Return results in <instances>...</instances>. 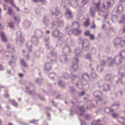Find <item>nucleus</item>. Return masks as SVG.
Instances as JSON below:
<instances>
[{
	"mask_svg": "<svg viewBox=\"0 0 125 125\" xmlns=\"http://www.w3.org/2000/svg\"><path fill=\"white\" fill-rule=\"evenodd\" d=\"M88 0H82V2L84 4H86L88 3Z\"/></svg>",
	"mask_w": 125,
	"mask_h": 125,
	"instance_id": "obj_40",
	"label": "nucleus"
},
{
	"mask_svg": "<svg viewBox=\"0 0 125 125\" xmlns=\"http://www.w3.org/2000/svg\"><path fill=\"white\" fill-rule=\"evenodd\" d=\"M63 53L65 55L69 54L71 52L70 48L68 46L64 47L62 50Z\"/></svg>",
	"mask_w": 125,
	"mask_h": 125,
	"instance_id": "obj_9",
	"label": "nucleus"
},
{
	"mask_svg": "<svg viewBox=\"0 0 125 125\" xmlns=\"http://www.w3.org/2000/svg\"><path fill=\"white\" fill-rule=\"evenodd\" d=\"M105 27V25L104 24H103L102 25V28H103L104 29Z\"/></svg>",
	"mask_w": 125,
	"mask_h": 125,
	"instance_id": "obj_63",
	"label": "nucleus"
},
{
	"mask_svg": "<svg viewBox=\"0 0 125 125\" xmlns=\"http://www.w3.org/2000/svg\"><path fill=\"white\" fill-rule=\"evenodd\" d=\"M4 69V68L1 65H0V70H3Z\"/></svg>",
	"mask_w": 125,
	"mask_h": 125,
	"instance_id": "obj_57",
	"label": "nucleus"
},
{
	"mask_svg": "<svg viewBox=\"0 0 125 125\" xmlns=\"http://www.w3.org/2000/svg\"><path fill=\"white\" fill-rule=\"evenodd\" d=\"M121 18L123 20H125V14L122 16Z\"/></svg>",
	"mask_w": 125,
	"mask_h": 125,
	"instance_id": "obj_55",
	"label": "nucleus"
},
{
	"mask_svg": "<svg viewBox=\"0 0 125 125\" xmlns=\"http://www.w3.org/2000/svg\"><path fill=\"white\" fill-rule=\"evenodd\" d=\"M68 14L69 15V17L70 18H73V15L72 14V13L71 12L70 13H69Z\"/></svg>",
	"mask_w": 125,
	"mask_h": 125,
	"instance_id": "obj_50",
	"label": "nucleus"
},
{
	"mask_svg": "<svg viewBox=\"0 0 125 125\" xmlns=\"http://www.w3.org/2000/svg\"><path fill=\"white\" fill-rule=\"evenodd\" d=\"M69 76L68 74L67 73H65L62 76L65 79L66 78L68 77Z\"/></svg>",
	"mask_w": 125,
	"mask_h": 125,
	"instance_id": "obj_37",
	"label": "nucleus"
},
{
	"mask_svg": "<svg viewBox=\"0 0 125 125\" xmlns=\"http://www.w3.org/2000/svg\"><path fill=\"white\" fill-rule=\"evenodd\" d=\"M32 91H30L29 92V93L30 95H31L32 94Z\"/></svg>",
	"mask_w": 125,
	"mask_h": 125,
	"instance_id": "obj_61",
	"label": "nucleus"
},
{
	"mask_svg": "<svg viewBox=\"0 0 125 125\" xmlns=\"http://www.w3.org/2000/svg\"><path fill=\"white\" fill-rule=\"evenodd\" d=\"M58 23V27H61L64 25V23L62 20H60L57 22Z\"/></svg>",
	"mask_w": 125,
	"mask_h": 125,
	"instance_id": "obj_24",
	"label": "nucleus"
},
{
	"mask_svg": "<svg viewBox=\"0 0 125 125\" xmlns=\"http://www.w3.org/2000/svg\"><path fill=\"white\" fill-rule=\"evenodd\" d=\"M31 41L35 45H37L38 43L37 38L35 37H33L32 38Z\"/></svg>",
	"mask_w": 125,
	"mask_h": 125,
	"instance_id": "obj_22",
	"label": "nucleus"
},
{
	"mask_svg": "<svg viewBox=\"0 0 125 125\" xmlns=\"http://www.w3.org/2000/svg\"><path fill=\"white\" fill-rule=\"evenodd\" d=\"M52 14L53 16L55 15V18L57 19L61 18L62 16V14L57 9H55L54 12L52 11Z\"/></svg>",
	"mask_w": 125,
	"mask_h": 125,
	"instance_id": "obj_6",
	"label": "nucleus"
},
{
	"mask_svg": "<svg viewBox=\"0 0 125 125\" xmlns=\"http://www.w3.org/2000/svg\"><path fill=\"white\" fill-rule=\"evenodd\" d=\"M123 10V6L122 5H119L118 6L115 12L117 13H120L122 12Z\"/></svg>",
	"mask_w": 125,
	"mask_h": 125,
	"instance_id": "obj_12",
	"label": "nucleus"
},
{
	"mask_svg": "<svg viewBox=\"0 0 125 125\" xmlns=\"http://www.w3.org/2000/svg\"><path fill=\"white\" fill-rule=\"evenodd\" d=\"M100 65L103 66L106 63V61L105 60H101L100 62Z\"/></svg>",
	"mask_w": 125,
	"mask_h": 125,
	"instance_id": "obj_32",
	"label": "nucleus"
},
{
	"mask_svg": "<svg viewBox=\"0 0 125 125\" xmlns=\"http://www.w3.org/2000/svg\"><path fill=\"white\" fill-rule=\"evenodd\" d=\"M81 108H80L79 110L82 112H84V107L83 106H82L81 107Z\"/></svg>",
	"mask_w": 125,
	"mask_h": 125,
	"instance_id": "obj_44",
	"label": "nucleus"
},
{
	"mask_svg": "<svg viewBox=\"0 0 125 125\" xmlns=\"http://www.w3.org/2000/svg\"><path fill=\"white\" fill-rule=\"evenodd\" d=\"M19 75L20 77H22L23 76V74L22 73H19Z\"/></svg>",
	"mask_w": 125,
	"mask_h": 125,
	"instance_id": "obj_51",
	"label": "nucleus"
},
{
	"mask_svg": "<svg viewBox=\"0 0 125 125\" xmlns=\"http://www.w3.org/2000/svg\"><path fill=\"white\" fill-rule=\"evenodd\" d=\"M19 34L20 37H21L22 33L20 31H19L17 33V35H18V34Z\"/></svg>",
	"mask_w": 125,
	"mask_h": 125,
	"instance_id": "obj_47",
	"label": "nucleus"
},
{
	"mask_svg": "<svg viewBox=\"0 0 125 125\" xmlns=\"http://www.w3.org/2000/svg\"><path fill=\"white\" fill-rule=\"evenodd\" d=\"M22 53L24 57H26V59L27 60H28L29 59V56L28 55V52H25V51L24 50L22 51Z\"/></svg>",
	"mask_w": 125,
	"mask_h": 125,
	"instance_id": "obj_28",
	"label": "nucleus"
},
{
	"mask_svg": "<svg viewBox=\"0 0 125 125\" xmlns=\"http://www.w3.org/2000/svg\"><path fill=\"white\" fill-rule=\"evenodd\" d=\"M93 5L95 7V9H97L98 11H100L101 8H100V6L101 4V2L100 0H99L98 2L97 3L95 2L94 0H93Z\"/></svg>",
	"mask_w": 125,
	"mask_h": 125,
	"instance_id": "obj_8",
	"label": "nucleus"
},
{
	"mask_svg": "<svg viewBox=\"0 0 125 125\" xmlns=\"http://www.w3.org/2000/svg\"><path fill=\"white\" fill-rule=\"evenodd\" d=\"M77 3L76 1H73L72 2L71 5L73 7H75V6L77 5Z\"/></svg>",
	"mask_w": 125,
	"mask_h": 125,
	"instance_id": "obj_34",
	"label": "nucleus"
},
{
	"mask_svg": "<svg viewBox=\"0 0 125 125\" xmlns=\"http://www.w3.org/2000/svg\"><path fill=\"white\" fill-rule=\"evenodd\" d=\"M111 78V76L109 75H106L105 77V79L106 80H109Z\"/></svg>",
	"mask_w": 125,
	"mask_h": 125,
	"instance_id": "obj_35",
	"label": "nucleus"
},
{
	"mask_svg": "<svg viewBox=\"0 0 125 125\" xmlns=\"http://www.w3.org/2000/svg\"><path fill=\"white\" fill-rule=\"evenodd\" d=\"M5 96L6 98L9 97V94H7L5 95Z\"/></svg>",
	"mask_w": 125,
	"mask_h": 125,
	"instance_id": "obj_59",
	"label": "nucleus"
},
{
	"mask_svg": "<svg viewBox=\"0 0 125 125\" xmlns=\"http://www.w3.org/2000/svg\"><path fill=\"white\" fill-rule=\"evenodd\" d=\"M0 35L1 37L2 42H8V39L3 32H0Z\"/></svg>",
	"mask_w": 125,
	"mask_h": 125,
	"instance_id": "obj_10",
	"label": "nucleus"
},
{
	"mask_svg": "<svg viewBox=\"0 0 125 125\" xmlns=\"http://www.w3.org/2000/svg\"><path fill=\"white\" fill-rule=\"evenodd\" d=\"M13 12V10L11 8L9 7L8 8L7 13L10 15H11Z\"/></svg>",
	"mask_w": 125,
	"mask_h": 125,
	"instance_id": "obj_31",
	"label": "nucleus"
},
{
	"mask_svg": "<svg viewBox=\"0 0 125 125\" xmlns=\"http://www.w3.org/2000/svg\"><path fill=\"white\" fill-rule=\"evenodd\" d=\"M80 24L79 23L77 22H73V23L72 26L73 29L79 28Z\"/></svg>",
	"mask_w": 125,
	"mask_h": 125,
	"instance_id": "obj_14",
	"label": "nucleus"
},
{
	"mask_svg": "<svg viewBox=\"0 0 125 125\" xmlns=\"http://www.w3.org/2000/svg\"><path fill=\"white\" fill-rule=\"evenodd\" d=\"M104 90L105 91H107L109 89V86L107 84H104L103 85Z\"/></svg>",
	"mask_w": 125,
	"mask_h": 125,
	"instance_id": "obj_25",
	"label": "nucleus"
},
{
	"mask_svg": "<svg viewBox=\"0 0 125 125\" xmlns=\"http://www.w3.org/2000/svg\"><path fill=\"white\" fill-rule=\"evenodd\" d=\"M93 25L91 27V28L92 29L95 28L96 27V26L94 24V22H93Z\"/></svg>",
	"mask_w": 125,
	"mask_h": 125,
	"instance_id": "obj_49",
	"label": "nucleus"
},
{
	"mask_svg": "<svg viewBox=\"0 0 125 125\" xmlns=\"http://www.w3.org/2000/svg\"><path fill=\"white\" fill-rule=\"evenodd\" d=\"M90 23V21L89 19L88 18H87L85 21L83 23V25L84 26L87 27L89 25Z\"/></svg>",
	"mask_w": 125,
	"mask_h": 125,
	"instance_id": "obj_21",
	"label": "nucleus"
},
{
	"mask_svg": "<svg viewBox=\"0 0 125 125\" xmlns=\"http://www.w3.org/2000/svg\"><path fill=\"white\" fill-rule=\"evenodd\" d=\"M85 93V92L84 91L82 92L81 94H80L79 93H78V95L79 96H81L83 95Z\"/></svg>",
	"mask_w": 125,
	"mask_h": 125,
	"instance_id": "obj_42",
	"label": "nucleus"
},
{
	"mask_svg": "<svg viewBox=\"0 0 125 125\" xmlns=\"http://www.w3.org/2000/svg\"><path fill=\"white\" fill-rule=\"evenodd\" d=\"M9 25L11 28H13L14 27L13 23V22H11L9 23Z\"/></svg>",
	"mask_w": 125,
	"mask_h": 125,
	"instance_id": "obj_38",
	"label": "nucleus"
},
{
	"mask_svg": "<svg viewBox=\"0 0 125 125\" xmlns=\"http://www.w3.org/2000/svg\"><path fill=\"white\" fill-rule=\"evenodd\" d=\"M79 28H76L74 29L73 30H71L68 32V34L69 35L71 34L72 33H73L76 35H79L80 34L82 33V31L79 29Z\"/></svg>",
	"mask_w": 125,
	"mask_h": 125,
	"instance_id": "obj_7",
	"label": "nucleus"
},
{
	"mask_svg": "<svg viewBox=\"0 0 125 125\" xmlns=\"http://www.w3.org/2000/svg\"><path fill=\"white\" fill-rule=\"evenodd\" d=\"M66 13H67L68 14L69 13H70L71 12L70 10L69 9H66Z\"/></svg>",
	"mask_w": 125,
	"mask_h": 125,
	"instance_id": "obj_48",
	"label": "nucleus"
},
{
	"mask_svg": "<svg viewBox=\"0 0 125 125\" xmlns=\"http://www.w3.org/2000/svg\"><path fill=\"white\" fill-rule=\"evenodd\" d=\"M61 35L62 36L60 37L58 39V42L60 44H62L64 41V38L63 36V34L60 32L59 30H56L53 31L52 33V36L54 37H58L59 35Z\"/></svg>",
	"mask_w": 125,
	"mask_h": 125,
	"instance_id": "obj_3",
	"label": "nucleus"
},
{
	"mask_svg": "<svg viewBox=\"0 0 125 125\" xmlns=\"http://www.w3.org/2000/svg\"><path fill=\"white\" fill-rule=\"evenodd\" d=\"M89 36L90 39L91 40H93L94 39V36L93 34H90Z\"/></svg>",
	"mask_w": 125,
	"mask_h": 125,
	"instance_id": "obj_41",
	"label": "nucleus"
},
{
	"mask_svg": "<svg viewBox=\"0 0 125 125\" xmlns=\"http://www.w3.org/2000/svg\"><path fill=\"white\" fill-rule=\"evenodd\" d=\"M10 101L13 106H17V103L15 102V101L14 100H10Z\"/></svg>",
	"mask_w": 125,
	"mask_h": 125,
	"instance_id": "obj_29",
	"label": "nucleus"
},
{
	"mask_svg": "<svg viewBox=\"0 0 125 125\" xmlns=\"http://www.w3.org/2000/svg\"><path fill=\"white\" fill-rule=\"evenodd\" d=\"M3 6L4 10H6V5H5L4 4V5H3Z\"/></svg>",
	"mask_w": 125,
	"mask_h": 125,
	"instance_id": "obj_56",
	"label": "nucleus"
},
{
	"mask_svg": "<svg viewBox=\"0 0 125 125\" xmlns=\"http://www.w3.org/2000/svg\"><path fill=\"white\" fill-rule=\"evenodd\" d=\"M84 34L86 36H88L90 35V32L89 31H87L85 32Z\"/></svg>",
	"mask_w": 125,
	"mask_h": 125,
	"instance_id": "obj_39",
	"label": "nucleus"
},
{
	"mask_svg": "<svg viewBox=\"0 0 125 125\" xmlns=\"http://www.w3.org/2000/svg\"><path fill=\"white\" fill-rule=\"evenodd\" d=\"M75 56H78L81 54V51L79 49H76L75 51Z\"/></svg>",
	"mask_w": 125,
	"mask_h": 125,
	"instance_id": "obj_20",
	"label": "nucleus"
},
{
	"mask_svg": "<svg viewBox=\"0 0 125 125\" xmlns=\"http://www.w3.org/2000/svg\"><path fill=\"white\" fill-rule=\"evenodd\" d=\"M118 17L116 15H113L112 17V20L113 22H115L117 20Z\"/></svg>",
	"mask_w": 125,
	"mask_h": 125,
	"instance_id": "obj_27",
	"label": "nucleus"
},
{
	"mask_svg": "<svg viewBox=\"0 0 125 125\" xmlns=\"http://www.w3.org/2000/svg\"><path fill=\"white\" fill-rule=\"evenodd\" d=\"M13 18L14 19L15 21L17 23H18L20 21V19L18 17L15 16L13 17Z\"/></svg>",
	"mask_w": 125,
	"mask_h": 125,
	"instance_id": "obj_30",
	"label": "nucleus"
},
{
	"mask_svg": "<svg viewBox=\"0 0 125 125\" xmlns=\"http://www.w3.org/2000/svg\"><path fill=\"white\" fill-rule=\"evenodd\" d=\"M71 92L73 94H74L76 92V90H75L74 89H73L71 90Z\"/></svg>",
	"mask_w": 125,
	"mask_h": 125,
	"instance_id": "obj_45",
	"label": "nucleus"
},
{
	"mask_svg": "<svg viewBox=\"0 0 125 125\" xmlns=\"http://www.w3.org/2000/svg\"><path fill=\"white\" fill-rule=\"evenodd\" d=\"M30 122L31 123H34L36 121L34 120H32L30 121Z\"/></svg>",
	"mask_w": 125,
	"mask_h": 125,
	"instance_id": "obj_54",
	"label": "nucleus"
},
{
	"mask_svg": "<svg viewBox=\"0 0 125 125\" xmlns=\"http://www.w3.org/2000/svg\"><path fill=\"white\" fill-rule=\"evenodd\" d=\"M90 115H87L85 117V118L86 119H87L89 117H90Z\"/></svg>",
	"mask_w": 125,
	"mask_h": 125,
	"instance_id": "obj_52",
	"label": "nucleus"
},
{
	"mask_svg": "<svg viewBox=\"0 0 125 125\" xmlns=\"http://www.w3.org/2000/svg\"><path fill=\"white\" fill-rule=\"evenodd\" d=\"M89 43L87 41H84L82 44L83 47L84 48H89Z\"/></svg>",
	"mask_w": 125,
	"mask_h": 125,
	"instance_id": "obj_13",
	"label": "nucleus"
},
{
	"mask_svg": "<svg viewBox=\"0 0 125 125\" xmlns=\"http://www.w3.org/2000/svg\"><path fill=\"white\" fill-rule=\"evenodd\" d=\"M45 68V70L47 71H50L51 69V65L50 63H47L46 64Z\"/></svg>",
	"mask_w": 125,
	"mask_h": 125,
	"instance_id": "obj_18",
	"label": "nucleus"
},
{
	"mask_svg": "<svg viewBox=\"0 0 125 125\" xmlns=\"http://www.w3.org/2000/svg\"><path fill=\"white\" fill-rule=\"evenodd\" d=\"M92 107V106L91 107H88V106H87L86 107V108L88 109H89V110H90L91 109Z\"/></svg>",
	"mask_w": 125,
	"mask_h": 125,
	"instance_id": "obj_58",
	"label": "nucleus"
},
{
	"mask_svg": "<svg viewBox=\"0 0 125 125\" xmlns=\"http://www.w3.org/2000/svg\"><path fill=\"white\" fill-rule=\"evenodd\" d=\"M8 125H13L12 124L9 123H8Z\"/></svg>",
	"mask_w": 125,
	"mask_h": 125,
	"instance_id": "obj_64",
	"label": "nucleus"
},
{
	"mask_svg": "<svg viewBox=\"0 0 125 125\" xmlns=\"http://www.w3.org/2000/svg\"><path fill=\"white\" fill-rule=\"evenodd\" d=\"M89 75L86 73H85L82 75V78L84 80H86L89 78Z\"/></svg>",
	"mask_w": 125,
	"mask_h": 125,
	"instance_id": "obj_17",
	"label": "nucleus"
},
{
	"mask_svg": "<svg viewBox=\"0 0 125 125\" xmlns=\"http://www.w3.org/2000/svg\"><path fill=\"white\" fill-rule=\"evenodd\" d=\"M9 64L11 65V64L12 63H14V62H12V61H10L9 62Z\"/></svg>",
	"mask_w": 125,
	"mask_h": 125,
	"instance_id": "obj_53",
	"label": "nucleus"
},
{
	"mask_svg": "<svg viewBox=\"0 0 125 125\" xmlns=\"http://www.w3.org/2000/svg\"><path fill=\"white\" fill-rule=\"evenodd\" d=\"M35 33L36 34L37 36L39 37H41L42 35V33L40 31L38 30H35Z\"/></svg>",
	"mask_w": 125,
	"mask_h": 125,
	"instance_id": "obj_16",
	"label": "nucleus"
},
{
	"mask_svg": "<svg viewBox=\"0 0 125 125\" xmlns=\"http://www.w3.org/2000/svg\"><path fill=\"white\" fill-rule=\"evenodd\" d=\"M52 27L53 29H57L58 27V23L56 21H53L52 23Z\"/></svg>",
	"mask_w": 125,
	"mask_h": 125,
	"instance_id": "obj_19",
	"label": "nucleus"
},
{
	"mask_svg": "<svg viewBox=\"0 0 125 125\" xmlns=\"http://www.w3.org/2000/svg\"><path fill=\"white\" fill-rule=\"evenodd\" d=\"M107 59L109 62L108 66H113L114 64L119 65L122 62L120 57L118 56H116L114 58L109 57L107 58Z\"/></svg>",
	"mask_w": 125,
	"mask_h": 125,
	"instance_id": "obj_1",
	"label": "nucleus"
},
{
	"mask_svg": "<svg viewBox=\"0 0 125 125\" xmlns=\"http://www.w3.org/2000/svg\"><path fill=\"white\" fill-rule=\"evenodd\" d=\"M75 61L76 63L75 64H73L72 66L70 67V70L72 72L71 73V75L72 77H74L75 78L76 76L75 75H73L72 72L75 71H76L78 68V66L77 63L79 61V60L78 58L75 57L74 59H73V61L74 62V61Z\"/></svg>",
	"mask_w": 125,
	"mask_h": 125,
	"instance_id": "obj_4",
	"label": "nucleus"
},
{
	"mask_svg": "<svg viewBox=\"0 0 125 125\" xmlns=\"http://www.w3.org/2000/svg\"><path fill=\"white\" fill-rule=\"evenodd\" d=\"M121 2H123L125 1V0H119Z\"/></svg>",
	"mask_w": 125,
	"mask_h": 125,
	"instance_id": "obj_60",
	"label": "nucleus"
},
{
	"mask_svg": "<svg viewBox=\"0 0 125 125\" xmlns=\"http://www.w3.org/2000/svg\"><path fill=\"white\" fill-rule=\"evenodd\" d=\"M8 51L10 52H13L15 51L14 47L12 45L9 44L7 46Z\"/></svg>",
	"mask_w": 125,
	"mask_h": 125,
	"instance_id": "obj_11",
	"label": "nucleus"
},
{
	"mask_svg": "<svg viewBox=\"0 0 125 125\" xmlns=\"http://www.w3.org/2000/svg\"><path fill=\"white\" fill-rule=\"evenodd\" d=\"M114 2V0H109L105 3L103 2L102 4V7H101L100 12H104L105 10L108 9L111 6H112Z\"/></svg>",
	"mask_w": 125,
	"mask_h": 125,
	"instance_id": "obj_2",
	"label": "nucleus"
},
{
	"mask_svg": "<svg viewBox=\"0 0 125 125\" xmlns=\"http://www.w3.org/2000/svg\"><path fill=\"white\" fill-rule=\"evenodd\" d=\"M91 76L92 78H95L98 76V75L95 73H91Z\"/></svg>",
	"mask_w": 125,
	"mask_h": 125,
	"instance_id": "obj_33",
	"label": "nucleus"
},
{
	"mask_svg": "<svg viewBox=\"0 0 125 125\" xmlns=\"http://www.w3.org/2000/svg\"><path fill=\"white\" fill-rule=\"evenodd\" d=\"M112 115L114 118L117 117L118 116V115L116 114H112Z\"/></svg>",
	"mask_w": 125,
	"mask_h": 125,
	"instance_id": "obj_43",
	"label": "nucleus"
},
{
	"mask_svg": "<svg viewBox=\"0 0 125 125\" xmlns=\"http://www.w3.org/2000/svg\"><path fill=\"white\" fill-rule=\"evenodd\" d=\"M20 61L21 64L23 66L25 67H28L26 63L25 62L24 60L23 59H21Z\"/></svg>",
	"mask_w": 125,
	"mask_h": 125,
	"instance_id": "obj_23",
	"label": "nucleus"
},
{
	"mask_svg": "<svg viewBox=\"0 0 125 125\" xmlns=\"http://www.w3.org/2000/svg\"><path fill=\"white\" fill-rule=\"evenodd\" d=\"M86 57L87 59L89 60H90L91 58V54L88 53L87 54Z\"/></svg>",
	"mask_w": 125,
	"mask_h": 125,
	"instance_id": "obj_36",
	"label": "nucleus"
},
{
	"mask_svg": "<svg viewBox=\"0 0 125 125\" xmlns=\"http://www.w3.org/2000/svg\"><path fill=\"white\" fill-rule=\"evenodd\" d=\"M100 68V66H97V69L98 70H99V69Z\"/></svg>",
	"mask_w": 125,
	"mask_h": 125,
	"instance_id": "obj_62",
	"label": "nucleus"
},
{
	"mask_svg": "<svg viewBox=\"0 0 125 125\" xmlns=\"http://www.w3.org/2000/svg\"><path fill=\"white\" fill-rule=\"evenodd\" d=\"M4 2L6 3H7L8 2L9 0H4ZM10 1V3L11 5L15 7L16 6L14 4V3L13 0H9Z\"/></svg>",
	"mask_w": 125,
	"mask_h": 125,
	"instance_id": "obj_26",
	"label": "nucleus"
},
{
	"mask_svg": "<svg viewBox=\"0 0 125 125\" xmlns=\"http://www.w3.org/2000/svg\"><path fill=\"white\" fill-rule=\"evenodd\" d=\"M125 37L122 38L116 37L114 40L113 44L115 46H116L119 44L121 45L122 44V42H123V44L125 45Z\"/></svg>",
	"mask_w": 125,
	"mask_h": 125,
	"instance_id": "obj_5",
	"label": "nucleus"
},
{
	"mask_svg": "<svg viewBox=\"0 0 125 125\" xmlns=\"http://www.w3.org/2000/svg\"><path fill=\"white\" fill-rule=\"evenodd\" d=\"M43 22L45 25H48L50 23V20L46 17H44V18Z\"/></svg>",
	"mask_w": 125,
	"mask_h": 125,
	"instance_id": "obj_15",
	"label": "nucleus"
},
{
	"mask_svg": "<svg viewBox=\"0 0 125 125\" xmlns=\"http://www.w3.org/2000/svg\"><path fill=\"white\" fill-rule=\"evenodd\" d=\"M73 101H74V102H73L72 101V103L73 104H74L75 103H76L77 102H78V100L76 98H75L73 100Z\"/></svg>",
	"mask_w": 125,
	"mask_h": 125,
	"instance_id": "obj_46",
	"label": "nucleus"
}]
</instances>
